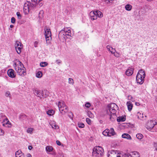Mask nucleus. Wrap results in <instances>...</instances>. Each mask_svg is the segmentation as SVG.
Listing matches in <instances>:
<instances>
[{
    "instance_id": "bf43d9fd",
    "label": "nucleus",
    "mask_w": 157,
    "mask_h": 157,
    "mask_svg": "<svg viewBox=\"0 0 157 157\" xmlns=\"http://www.w3.org/2000/svg\"><path fill=\"white\" fill-rule=\"evenodd\" d=\"M147 8L149 9H152V8L150 5H148L147 6Z\"/></svg>"
},
{
    "instance_id": "9b49d317",
    "label": "nucleus",
    "mask_w": 157,
    "mask_h": 157,
    "mask_svg": "<svg viewBox=\"0 0 157 157\" xmlns=\"http://www.w3.org/2000/svg\"><path fill=\"white\" fill-rule=\"evenodd\" d=\"M22 46V44L21 43L19 42L18 41H16V43L15 44V47L18 54H20L21 52Z\"/></svg>"
},
{
    "instance_id": "473e14b6",
    "label": "nucleus",
    "mask_w": 157,
    "mask_h": 157,
    "mask_svg": "<svg viewBox=\"0 0 157 157\" xmlns=\"http://www.w3.org/2000/svg\"><path fill=\"white\" fill-rule=\"evenodd\" d=\"M132 7V6L130 5L127 4L125 6V8L127 10L130 11L131 10Z\"/></svg>"
},
{
    "instance_id": "0eeeda50",
    "label": "nucleus",
    "mask_w": 157,
    "mask_h": 157,
    "mask_svg": "<svg viewBox=\"0 0 157 157\" xmlns=\"http://www.w3.org/2000/svg\"><path fill=\"white\" fill-rule=\"evenodd\" d=\"M45 36L46 40V41L47 44L50 43L49 40L51 39V33L50 29H48L47 27H45Z\"/></svg>"
},
{
    "instance_id": "aec40b11",
    "label": "nucleus",
    "mask_w": 157,
    "mask_h": 157,
    "mask_svg": "<svg viewBox=\"0 0 157 157\" xmlns=\"http://www.w3.org/2000/svg\"><path fill=\"white\" fill-rule=\"evenodd\" d=\"M122 138L127 139L129 140H131L132 138L130 136L128 133H124L122 135Z\"/></svg>"
},
{
    "instance_id": "7ed1b4c3",
    "label": "nucleus",
    "mask_w": 157,
    "mask_h": 157,
    "mask_svg": "<svg viewBox=\"0 0 157 157\" xmlns=\"http://www.w3.org/2000/svg\"><path fill=\"white\" fill-rule=\"evenodd\" d=\"M104 150L101 147L96 146L93 149L92 155L94 157H100L103 155Z\"/></svg>"
},
{
    "instance_id": "de8ad7c7",
    "label": "nucleus",
    "mask_w": 157,
    "mask_h": 157,
    "mask_svg": "<svg viewBox=\"0 0 157 157\" xmlns=\"http://www.w3.org/2000/svg\"><path fill=\"white\" fill-rule=\"evenodd\" d=\"M86 121L87 124H91V121L90 119L89 118H86Z\"/></svg>"
},
{
    "instance_id": "5701e85b",
    "label": "nucleus",
    "mask_w": 157,
    "mask_h": 157,
    "mask_svg": "<svg viewBox=\"0 0 157 157\" xmlns=\"http://www.w3.org/2000/svg\"><path fill=\"white\" fill-rule=\"evenodd\" d=\"M19 118L21 121H23L26 119L27 116L25 114L21 113L19 115Z\"/></svg>"
},
{
    "instance_id": "4c0bfd02",
    "label": "nucleus",
    "mask_w": 157,
    "mask_h": 157,
    "mask_svg": "<svg viewBox=\"0 0 157 157\" xmlns=\"http://www.w3.org/2000/svg\"><path fill=\"white\" fill-rule=\"evenodd\" d=\"M36 77L37 78H41L42 76V73L41 71H38L36 74Z\"/></svg>"
},
{
    "instance_id": "338daca9",
    "label": "nucleus",
    "mask_w": 157,
    "mask_h": 157,
    "mask_svg": "<svg viewBox=\"0 0 157 157\" xmlns=\"http://www.w3.org/2000/svg\"><path fill=\"white\" fill-rule=\"evenodd\" d=\"M70 114H71V115H72V113H70Z\"/></svg>"
},
{
    "instance_id": "5fc2aeb1",
    "label": "nucleus",
    "mask_w": 157,
    "mask_h": 157,
    "mask_svg": "<svg viewBox=\"0 0 157 157\" xmlns=\"http://www.w3.org/2000/svg\"><path fill=\"white\" fill-rule=\"evenodd\" d=\"M111 50H112L111 52L112 53V54H114L115 53V52H116V50L114 48H111Z\"/></svg>"
},
{
    "instance_id": "cd10ccee",
    "label": "nucleus",
    "mask_w": 157,
    "mask_h": 157,
    "mask_svg": "<svg viewBox=\"0 0 157 157\" xmlns=\"http://www.w3.org/2000/svg\"><path fill=\"white\" fill-rule=\"evenodd\" d=\"M125 120V118L123 116L118 117L117 119V121L118 122L124 121Z\"/></svg>"
},
{
    "instance_id": "6e6552de",
    "label": "nucleus",
    "mask_w": 157,
    "mask_h": 157,
    "mask_svg": "<svg viewBox=\"0 0 157 157\" xmlns=\"http://www.w3.org/2000/svg\"><path fill=\"white\" fill-rule=\"evenodd\" d=\"M34 94L36 95L40 98H46L48 95L47 91L44 90L43 91L42 90H35Z\"/></svg>"
},
{
    "instance_id": "c756f323",
    "label": "nucleus",
    "mask_w": 157,
    "mask_h": 157,
    "mask_svg": "<svg viewBox=\"0 0 157 157\" xmlns=\"http://www.w3.org/2000/svg\"><path fill=\"white\" fill-rule=\"evenodd\" d=\"M6 118V116L3 114L1 113L0 114V121L1 122L3 121Z\"/></svg>"
},
{
    "instance_id": "72a5a7b5",
    "label": "nucleus",
    "mask_w": 157,
    "mask_h": 157,
    "mask_svg": "<svg viewBox=\"0 0 157 157\" xmlns=\"http://www.w3.org/2000/svg\"><path fill=\"white\" fill-rule=\"evenodd\" d=\"M88 116L90 118H93L94 117V115L90 111H88L87 113Z\"/></svg>"
},
{
    "instance_id": "4d7b16f0",
    "label": "nucleus",
    "mask_w": 157,
    "mask_h": 157,
    "mask_svg": "<svg viewBox=\"0 0 157 157\" xmlns=\"http://www.w3.org/2000/svg\"><path fill=\"white\" fill-rule=\"evenodd\" d=\"M112 0H105V2L107 3H108L109 2H112Z\"/></svg>"
},
{
    "instance_id": "6e6d98bb",
    "label": "nucleus",
    "mask_w": 157,
    "mask_h": 157,
    "mask_svg": "<svg viewBox=\"0 0 157 157\" xmlns=\"http://www.w3.org/2000/svg\"><path fill=\"white\" fill-rule=\"evenodd\" d=\"M56 142L57 144L59 146H60L61 145V142L59 140H57Z\"/></svg>"
},
{
    "instance_id": "864d4df0",
    "label": "nucleus",
    "mask_w": 157,
    "mask_h": 157,
    "mask_svg": "<svg viewBox=\"0 0 157 157\" xmlns=\"http://www.w3.org/2000/svg\"><path fill=\"white\" fill-rule=\"evenodd\" d=\"M56 62L57 64L59 65L62 62L61 60H57L56 61Z\"/></svg>"
},
{
    "instance_id": "e2e57ef3",
    "label": "nucleus",
    "mask_w": 157,
    "mask_h": 157,
    "mask_svg": "<svg viewBox=\"0 0 157 157\" xmlns=\"http://www.w3.org/2000/svg\"><path fill=\"white\" fill-rule=\"evenodd\" d=\"M13 26V25H10V27L11 28Z\"/></svg>"
},
{
    "instance_id": "dca6fc26",
    "label": "nucleus",
    "mask_w": 157,
    "mask_h": 157,
    "mask_svg": "<svg viewBox=\"0 0 157 157\" xmlns=\"http://www.w3.org/2000/svg\"><path fill=\"white\" fill-rule=\"evenodd\" d=\"M133 73V69L132 68H128L125 72L126 75L127 76L131 75Z\"/></svg>"
},
{
    "instance_id": "ddd939ff",
    "label": "nucleus",
    "mask_w": 157,
    "mask_h": 157,
    "mask_svg": "<svg viewBox=\"0 0 157 157\" xmlns=\"http://www.w3.org/2000/svg\"><path fill=\"white\" fill-rule=\"evenodd\" d=\"M145 77L140 76L139 75H137L136 76V81L140 84H142L144 81Z\"/></svg>"
},
{
    "instance_id": "2eb2a0df",
    "label": "nucleus",
    "mask_w": 157,
    "mask_h": 157,
    "mask_svg": "<svg viewBox=\"0 0 157 157\" xmlns=\"http://www.w3.org/2000/svg\"><path fill=\"white\" fill-rule=\"evenodd\" d=\"M7 74L10 77L13 78L15 77V75L14 73V70L12 69H10L8 71Z\"/></svg>"
},
{
    "instance_id": "052dcab7",
    "label": "nucleus",
    "mask_w": 157,
    "mask_h": 157,
    "mask_svg": "<svg viewBox=\"0 0 157 157\" xmlns=\"http://www.w3.org/2000/svg\"><path fill=\"white\" fill-rule=\"evenodd\" d=\"M27 157H31V155L30 154L27 155Z\"/></svg>"
},
{
    "instance_id": "393cba45",
    "label": "nucleus",
    "mask_w": 157,
    "mask_h": 157,
    "mask_svg": "<svg viewBox=\"0 0 157 157\" xmlns=\"http://www.w3.org/2000/svg\"><path fill=\"white\" fill-rule=\"evenodd\" d=\"M45 150L47 153H48V152L52 151L53 150V148L51 146H47L46 147Z\"/></svg>"
},
{
    "instance_id": "a211bd4d",
    "label": "nucleus",
    "mask_w": 157,
    "mask_h": 157,
    "mask_svg": "<svg viewBox=\"0 0 157 157\" xmlns=\"http://www.w3.org/2000/svg\"><path fill=\"white\" fill-rule=\"evenodd\" d=\"M120 155L121 157H132L131 155L128 152L120 153Z\"/></svg>"
},
{
    "instance_id": "f03ea898",
    "label": "nucleus",
    "mask_w": 157,
    "mask_h": 157,
    "mask_svg": "<svg viewBox=\"0 0 157 157\" xmlns=\"http://www.w3.org/2000/svg\"><path fill=\"white\" fill-rule=\"evenodd\" d=\"M13 66L17 73L20 76H23L26 75L25 68L23 63L19 61L14 63Z\"/></svg>"
},
{
    "instance_id": "9d476101",
    "label": "nucleus",
    "mask_w": 157,
    "mask_h": 157,
    "mask_svg": "<svg viewBox=\"0 0 157 157\" xmlns=\"http://www.w3.org/2000/svg\"><path fill=\"white\" fill-rule=\"evenodd\" d=\"M153 122L152 120H150L147 122L145 127L148 130L150 131L151 130L156 124V122L155 124L153 123Z\"/></svg>"
},
{
    "instance_id": "4468645a",
    "label": "nucleus",
    "mask_w": 157,
    "mask_h": 157,
    "mask_svg": "<svg viewBox=\"0 0 157 157\" xmlns=\"http://www.w3.org/2000/svg\"><path fill=\"white\" fill-rule=\"evenodd\" d=\"M90 15L91 19L92 20H96L97 18L96 14L95 13V10L91 11L90 13Z\"/></svg>"
},
{
    "instance_id": "37998d69",
    "label": "nucleus",
    "mask_w": 157,
    "mask_h": 157,
    "mask_svg": "<svg viewBox=\"0 0 157 157\" xmlns=\"http://www.w3.org/2000/svg\"><path fill=\"white\" fill-rule=\"evenodd\" d=\"M78 126L80 128H83L84 127L85 125L83 123H78Z\"/></svg>"
},
{
    "instance_id": "c85d7f7f",
    "label": "nucleus",
    "mask_w": 157,
    "mask_h": 157,
    "mask_svg": "<svg viewBox=\"0 0 157 157\" xmlns=\"http://www.w3.org/2000/svg\"><path fill=\"white\" fill-rule=\"evenodd\" d=\"M116 113H110L109 116H110V119L112 120L113 121L116 117Z\"/></svg>"
},
{
    "instance_id": "7c9ffc66",
    "label": "nucleus",
    "mask_w": 157,
    "mask_h": 157,
    "mask_svg": "<svg viewBox=\"0 0 157 157\" xmlns=\"http://www.w3.org/2000/svg\"><path fill=\"white\" fill-rule=\"evenodd\" d=\"M44 12L43 10H40L39 13V19H42L43 17Z\"/></svg>"
},
{
    "instance_id": "8fccbe9b",
    "label": "nucleus",
    "mask_w": 157,
    "mask_h": 157,
    "mask_svg": "<svg viewBox=\"0 0 157 157\" xmlns=\"http://www.w3.org/2000/svg\"><path fill=\"white\" fill-rule=\"evenodd\" d=\"M112 47H111L109 45H108L106 46V48L108 49V50L110 51V52L111 51V48Z\"/></svg>"
},
{
    "instance_id": "13d9d810",
    "label": "nucleus",
    "mask_w": 157,
    "mask_h": 157,
    "mask_svg": "<svg viewBox=\"0 0 157 157\" xmlns=\"http://www.w3.org/2000/svg\"><path fill=\"white\" fill-rule=\"evenodd\" d=\"M28 148L29 150H31L32 149V147L31 146H29L28 147Z\"/></svg>"
},
{
    "instance_id": "79ce46f5",
    "label": "nucleus",
    "mask_w": 157,
    "mask_h": 157,
    "mask_svg": "<svg viewBox=\"0 0 157 157\" xmlns=\"http://www.w3.org/2000/svg\"><path fill=\"white\" fill-rule=\"evenodd\" d=\"M16 15L17 16V18L18 19H21L22 16L20 12H17L16 13Z\"/></svg>"
},
{
    "instance_id": "f8f14e48",
    "label": "nucleus",
    "mask_w": 157,
    "mask_h": 157,
    "mask_svg": "<svg viewBox=\"0 0 157 157\" xmlns=\"http://www.w3.org/2000/svg\"><path fill=\"white\" fill-rule=\"evenodd\" d=\"M2 123L3 126L8 128H11L12 126L11 123L7 118Z\"/></svg>"
},
{
    "instance_id": "bb28decb",
    "label": "nucleus",
    "mask_w": 157,
    "mask_h": 157,
    "mask_svg": "<svg viewBox=\"0 0 157 157\" xmlns=\"http://www.w3.org/2000/svg\"><path fill=\"white\" fill-rule=\"evenodd\" d=\"M95 13H96L97 17H102L103 14L99 10H96L95 11Z\"/></svg>"
},
{
    "instance_id": "c03bdc74",
    "label": "nucleus",
    "mask_w": 157,
    "mask_h": 157,
    "mask_svg": "<svg viewBox=\"0 0 157 157\" xmlns=\"http://www.w3.org/2000/svg\"><path fill=\"white\" fill-rule=\"evenodd\" d=\"M153 146L155 148V151H157V143L156 142H153Z\"/></svg>"
},
{
    "instance_id": "423d86ee",
    "label": "nucleus",
    "mask_w": 157,
    "mask_h": 157,
    "mask_svg": "<svg viewBox=\"0 0 157 157\" xmlns=\"http://www.w3.org/2000/svg\"><path fill=\"white\" fill-rule=\"evenodd\" d=\"M56 105L58 106L59 111L61 113H62L63 111L64 113H66L68 111V107L63 101H59L58 104L56 103Z\"/></svg>"
},
{
    "instance_id": "680f3d73",
    "label": "nucleus",
    "mask_w": 157,
    "mask_h": 157,
    "mask_svg": "<svg viewBox=\"0 0 157 157\" xmlns=\"http://www.w3.org/2000/svg\"><path fill=\"white\" fill-rule=\"evenodd\" d=\"M43 5V4L42 3H40V4L39 6H41Z\"/></svg>"
},
{
    "instance_id": "69168bd1",
    "label": "nucleus",
    "mask_w": 157,
    "mask_h": 157,
    "mask_svg": "<svg viewBox=\"0 0 157 157\" xmlns=\"http://www.w3.org/2000/svg\"><path fill=\"white\" fill-rule=\"evenodd\" d=\"M144 117L145 118H146L147 117V116L145 115Z\"/></svg>"
},
{
    "instance_id": "603ef678",
    "label": "nucleus",
    "mask_w": 157,
    "mask_h": 157,
    "mask_svg": "<svg viewBox=\"0 0 157 157\" xmlns=\"http://www.w3.org/2000/svg\"><path fill=\"white\" fill-rule=\"evenodd\" d=\"M114 56L117 57H120L119 54L117 52H116V53L114 54Z\"/></svg>"
},
{
    "instance_id": "f704fd0d",
    "label": "nucleus",
    "mask_w": 157,
    "mask_h": 157,
    "mask_svg": "<svg viewBox=\"0 0 157 157\" xmlns=\"http://www.w3.org/2000/svg\"><path fill=\"white\" fill-rule=\"evenodd\" d=\"M136 137L137 139L141 140L143 137V135L141 133H138L136 135Z\"/></svg>"
},
{
    "instance_id": "20e7f679",
    "label": "nucleus",
    "mask_w": 157,
    "mask_h": 157,
    "mask_svg": "<svg viewBox=\"0 0 157 157\" xmlns=\"http://www.w3.org/2000/svg\"><path fill=\"white\" fill-rule=\"evenodd\" d=\"M117 108V105L114 103L109 104L106 109L107 113L109 115L110 113H116Z\"/></svg>"
},
{
    "instance_id": "ea45409f",
    "label": "nucleus",
    "mask_w": 157,
    "mask_h": 157,
    "mask_svg": "<svg viewBox=\"0 0 157 157\" xmlns=\"http://www.w3.org/2000/svg\"><path fill=\"white\" fill-rule=\"evenodd\" d=\"M33 129L32 128H29L27 130V132L28 133L32 134L33 131Z\"/></svg>"
},
{
    "instance_id": "0e129e2a",
    "label": "nucleus",
    "mask_w": 157,
    "mask_h": 157,
    "mask_svg": "<svg viewBox=\"0 0 157 157\" xmlns=\"http://www.w3.org/2000/svg\"><path fill=\"white\" fill-rule=\"evenodd\" d=\"M71 116L70 115H69V117H71Z\"/></svg>"
},
{
    "instance_id": "39448f33",
    "label": "nucleus",
    "mask_w": 157,
    "mask_h": 157,
    "mask_svg": "<svg viewBox=\"0 0 157 157\" xmlns=\"http://www.w3.org/2000/svg\"><path fill=\"white\" fill-rule=\"evenodd\" d=\"M71 31L68 28H64L63 30L60 31L59 34V36H60L62 34L64 39L70 38L72 36Z\"/></svg>"
},
{
    "instance_id": "6ab92c4d",
    "label": "nucleus",
    "mask_w": 157,
    "mask_h": 157,
    "mask_svg": "<svg viewBox=\"0 0 157 157\" xmlns=\"http://www.w3.org/2000/svg\"><path fill=\"white\" fill-rule=\"evenodd\" d=\"M136 116L138 117V119L142 120H145L146 119V118H144L143 113H141L140 112L137 113Z\"/></svg>"
},
{
    "instance_id": "49530a36",
    "label": "nucleus",
    "mask_w": 157,
    "mask_h": 157,
    "mask_svg": "<svg viewBox=\"0 0 157 157\" xmlns=\"http://www.w3.org/2000/svg\"><path fill=\"white\" fill-rule=\"evenodd\" d=\"M90 106H91V104L89 102H86L85 105V106H86V108H90Z\"/></svg>"
},
{
    "instance_id": "58836bf2",
    "label": "nucleus",
    "mask_w": 157,
    "mask_h": 157,
    "mask_svg": "<svg viewBox=\"0 0 157 157\" xmlns=\"http://www.w3.org/2000/svg\"><path fill=\"white\" fill-rule=\"evenodd\" d=\"M48 64L46 62H41L40 63V65L42 67H44L47 66Z\"/></svg>"
},
{
    "instance_id": "1a4fd4ad",
    "label": "nucleus",
    "mask_w": 157,
    "mask_h": 157,
    "mask_svg": "<svg viewBox=\"0 0 157 157\" xmlns=\"http://www.w3.org/2000/svg\"><path fill=\"white\" fill-rule=\"evenodd\" d=\"M120 153L118 151L112 150L109 152L108 154V157H121Z\"/></svg>"
},
{
    "instance_id": "e433bc0d",
    "label": "nucleus",
    "mask_w": 157,
    "mask_h": 157,
    "mask_svg": "<svg viewBox=\"0 0 157 157\" xmlns=\"http://www.w3.org/2000/svg\"><path fill=\"white\" fill-rule=\"evenodd\" d=\"M109 134L110 136H114L116 134V133L114 132V130L113 128H110V132Z\"/></svg>"
},
{
    "instance_id": "c9c22d12",
    "label": "nucleus",
    "mask_w": 157,
    "mask_h": 157,
    "mask_svg": "<svg viewBox=\"0 0 157 157\" xmlns=\"http://www.w3.org/2000/svg\"><path fill=\"white\" fill-rule=\"evenodd\" d=\"M54 112L53 110H50L47 112V113L49 115L52 116Z\"/></svg>"
},
{
    "instance_id": "412c9836",
    "label": "nucleus",
    "mask_w": 157,
    "mask_h": 157,
    "mask_svg": "<svg viewBox=\"0 0 157 157\" xmlns=\"http://www.w3.org/2000/svg\"><path fill=\"white\" fill-rule=\"evenodd\" d=\"M109 133L110 130L108 129L105 130L102 132V134L105 136H110Z\"/></svg>"
},
{
    "instance_id": "f3484780",
    "label": "nucleus",
    "mask_w": 157,
    "mask_h": 157,
    "mask_svg": "<svg viewBox=\"0 0 157 157\" xmlns=\"http://www.w3.org/2000/svg\"><path fill=\"white\" fill-rule=\"evenodd\" d=\"M15 157H24V155L21 150L16 151L15 154Z\"/></svg>"
},
{
    "instance_id": "f257e3e1",
    "label": "nucleus",
    "mask_w": 157,
    "mask_h": 157,
    "mask_svg": "<svg viewBox=\"0 0 157 157\" xmlns=\"http://www.w3.org/2000/svg\"><path fill=\"white\" fill-rule=\"evenodd\" d=\"M42 0H27L24 4L23 10L25 14H27L30 11L34 10L38 3Z\"/></svg>"
},
{
    "instance_id": "a18cd8bd",
    "label": "nucleus",
    "mask_w": 157,
    "mask_h": 157,
    "mask_svg": "<svg viewBox=\"0 0 157 157\" xmlns=\"http://www.w3.org/2000/svg\"><path fill=\"white\" fill-rule=\"evenodd\" d=\"M68 82L69 84H73L74 83V80L73 79L69 78L68 79Z\"/></svg>"
},
{
    "instance_id": "b1692460",
    "label": "nucleus",
    "mask_w": 157,
    "mask_h": 157,
    "mask_svg": "<svg viewBox=\"0 0 157 157\" xmlns=\"http://www.w3.org/2000/svg\"><path fill=\"white\" fill-rule=\"evenodd\" d=\"M127 105L128 106V110L130 111H131L132 107V102L130 101H128L127 102Z\"/></svg>"
},
{
    "instance_id": "09e8293b",
    "label": "nucleus",
    "mask_w": 157,
    "mask_h": 157,
    "mask_svg": "<svg viewBox=\"0 0 157 157\" xmlns=\"http://www.w3.org/2000/svg\"><path fill=\"white\" fill-rule=\"evenodd\" d=\"M11 22L13 24H14L15 22V19L14 17H12L11 18Z\"/></svg>"
},
{
    "instance_id": "3c124183",
    "label": "nucleus",
    "mask_w": 157,
    "mask_h": 157,
    "mask_svg": "<svg viewBox=\"0 0 157 157\" xmlns=\"http://www.w3.org/2000/svg\"><path fill=\"white\" fill-rule=\"evenodd\" d=\"M4 133V131L2 129L0 128V136L3 135Z\"/></svg>"
},
{
    "instance_id": "a878e982",
    "label": "nucleus",
    "mask_w": 157,
    "mask_h": 157,
    "mask_svg": "<svg viewBox=\"0 0 157 157\" xmlns=\"http://www.w3.org/2000/svg\"><path fill=\"white\" fill-rule=\"evenodd\" d=\"M132 157H140V156L139 153L136 151H132Z\"/></svg>"
},
{
    "instance_id": "2f4dec72",
    "label": "nucleus",
    "mask_w": 157,
    "mask_h": 157,
    "mask_svg": "<svg viewBox=\"0 0 157 157\" xmlns=\"http://www.w3.org/2000/svg\"><path fill=\"white\" fill-rule=\"evenodd\" d=\"M51 125L52 127V128L53 129H57L59 128L58 126L56 124H55L54 122L53 124L51 123Z\"/></svg>"
},
{
    "instance_id": "4be33fe9",
    "label": "nucleus",
    "mask_w": 157,
    "mask_h": 157,
    "mask_svg": "<svg viewBox=\"0 0 157 157\" xmlns=\"http://www.w3.org/2000/svg\"><path fill=\"white\" fill-rule=\"evenodd\" d=\"M137 75H139L140 76H141L144 77H145V72L142 69L140 70L139 71Z\"/></svg>"
},
{
    "instance_id": "a19ab883",
    "label": "nucleus",
    "mask_w": 157,
    "mask_h": 157,
    "mask_svg": "<svg viewBox=\"0 0 157 157\" xmlns=\"http://www.w3.org/2000/svg\"><path fill=\"white\" fill-rule=\"evenodd\" d=\"M5 95L6 97H8L10 98H11V95L9 91H7L5 93Z\"/></svg>"
}]
</instances>
